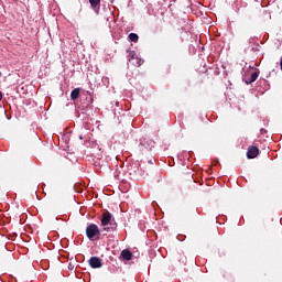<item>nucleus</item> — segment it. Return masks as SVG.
I'll use <instances>...</instances> for the list:
<instances>
[{
  "instance_id": "obj_1",
  "label": "nucleus",
  "mask_w": 282,
  "mask_h": 282,
  "mask_svg": "<svg viewBox=\"0 0 282 282\" xmlns=\"http://www.w3.org/2000/svg\"><path fill=\"white\" fill-rule=\"evenodd\" d=\"M112 215L109 212H105L101 215V227L102 230L107 232H111L117 229V224L113 223L112 220Z\"/></svg>"
},
{
  "instance_id": "obj_2",
  "label": "nucleus",
  "mask_w": 282,
  "mask_h": 282,
  "mask_svg": "<svg viewBox=\"0 0 282 282\" xmlns=\"http://www.w3.org/2000/svg\"><path fill=\"white\" fill-rule=\"evenodd\" d=\"M86 236L90 241L100 240L101 231L96 224H90L86 227Z\"/></svg>"
},
{
  "instance_id": "obj_3",
  "label": "nucleus",
  "mask_w": 282,
  "mask_h": 282,
  "mask_svg": "<svg viewBox=\"0 0 282 282\" xmlns=\"http://www.w3.org/2000/svg\"><path fill=\"white\" fill-rule=\"evenodd\" d=\"M128 59L129 63L132 64L135 67H140L141 66V58H139L135 54L134 51H128Z\"/></svg>"
},
{
  "instance_id": "obj_4",
  "label": "nucleus",
  "mask_w": 282,
  "mask_h": 282,
  "mask_svg": "<svg viewBox=\"0 0 282 282\" xmlns=\"http://www.w3.org/2000/svg\"><path fill=\"white\" fill-rule=\"evenodd\" d=\"M89 265L93 269H100V268H102L104 263H102L101 258H98L97 256H94L89 260Z\"/></svg>"
},
{
  "instance_id": "obj_5",
  "label": "nucleus",
  "mask_w": 282,
  "mask_h": 282,
  "mask_svg": "<svg viewBox=\"0 0 282 282\" xmlns=\"http://www.w3.org/2000/svg\"><path fill=\"white\" fill-rule=\"evenodd\" d=\"M260 153V150L256 145H251L247 150V158L248 159H256Z\"/></svg>"
},
{
  "instance_id": "obj_6",
  "label": "nucleus",
  "mask_w": 282,
  "mask_h": 282,
  "mask_svg": "<svg viewBox=\"0 0 282 282\" xmlns=\"http://www.w3.org/2000/svg\"><path fill=\"white\" fill-rule=\"evenodd\" d=\"M259 76H260V72L259 70L253 72L250 75V77L246 80V84H251V83L258 80Z\"/></svg>"
},
{
  "instance_id": "obj_7",
  "label": "nucleus",
  "mask_w": 282,
  "mask_h": 282,
  "mask_svg": "<svg viewBox=\"0 0 282 282\" xmlns=\"http://www.w3.org/2000/svg\"><path fill=\"white\" fill-rule=\"evenodd\" d=\"M93 10L97 11L100 8L101 0H88Z\"/></svg>"
},
{
  "instance_id": "obj_8",
  "label": "nucleus",
  "mask_w": 282,
  "mask_h": 282,
  "mask_svg": "<svg viewBox=\"0 0 282 282\" xmlns=\"http://www.w3.org/2000/svg\"><path fill=\"white\" fill-rule=\"evenodd\" d=\"M121 258H123L124 261H130L132 259V253L129 250L121 251Z\"/></svg>"
},
{
  "instance_id": "obj_9",
  "label": "nucleus",
  "mask_w": 282,
  "mask_h": 282,
  "mask_svg": "<svg viewBox=\"0 0 282 282\" xmlns=\"http://www.w3.org/2000/svg\"><path fill=\"white\" fill-rule=\"evenodd\" d=\"M78 96H79V88H75L70 94V98L72 100H76Z\"/></svg>"
},
{
  "instance_id": "obj_10",
  "label": "nucleus",
  "mask_w": 282,
  "mask_h": 282,
  "mask_svg": "<svg viewBox=\"0 0 282 282\" xmlns=\"http://www.w3.org/2000/svg\"><path fill=\"white\" fill-rule=\"evenodd\" d=\"M129 39H130V41L133 42V43H138V41H139V36H138L135 33H131V34L129 35Z\"/></svg>"
},
{
  "instance_id": "obj_11",
  "label": "nucleus",
  "mask_w": 282,
  "mask_h": 282,
  "mask_svg": "<svg viewBox=\"0 0 282 282\" xmlns=\"http://www.w3.org/2000/svg\"><path fill=\"white\" fill-rule=\"evenodd\" d=\"M178 261L182 262V263H186V262H185V261H186V258H181Z\"/></svg>"
},
{
  "instance_id": "obj_12",
  "label": "nucleus",
  "mask_w": 282,
  "mask_h": 282,
  "mask_svg": "<svg viewBox=\"0 0 282 282\" xmlns=\"http://www.w3.org/2000/svg\"><path fill=\"white\" fill-rule=\"evenodd\" d=\"M280 67H281V70H282V57H281V61H280Z\"/></svg>"
},
{
  "instance_id": "obj_13",
  "label": "nucleus",
  "mask_w": 282,
  "mask_h": 282,
  "mask_svg": "<svg viewBox=\"0 0 282 282\" xmlns=\"http://www.w3.org/2000/svg\"><path fill=\"white\" fill-rule=\"evenodd\" d=\"M1 99H2V94L0 93V101H1Z\"/></svg>"
},
{
  "instance_id": "obj_14",
  "label": "nucleus",
  "mask_w": 282,
  "mask_h": 282,
  "mask_svg": "<svg viewBox=\"0 0 282 282\" xmlns=\"http://www.w3.org/2000/svg\"><path fill=\"white\" fill-rule=\"evenodd\" d=\"M0 77H1V72H0Z\"/></svg>"
}]
</instances>
